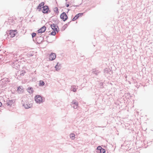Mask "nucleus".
I'll return each instance as SVG.
<instances>
[{"instance_id": "f257e3e1", "label": "nucleus", "mask_w": 153, "mask_h": 153, "mask_svg": "<svg viewBox=\"0 0 153 153\" xmlns=\"http://www.w3.org/2000/svg\"><path fill=\"white\" fill-rule=\"evenodd\" d=\"M35 100L36 103L40 104L44 102L42 97L39 95H37L35 97Z\"/></svg>"}, {"instance_id": "f03ea898", "label": "nucleus", "mask_w": 153, "mask_h": 153, "mask_svg": "<svg viewBox=\"0 0 153 153\" xmlns=\"http://www.w3.org/2000/svg\"><path fill=\"white\" fill-rule=\"evenodd\" d=\"M16 31V30H10L7 33L8 36L10 37H13L16 35L15 32Z\"/></svg>"}, {"instance_id": "7ed1b4c3", "label": "nucleus", "mask_w": 153, "mask_h": 153, "mask_svg": "<svg viewBox=\"0 0 153 153\" xmlns=\"http://www.w3.org/2000/svg\"><path fill=\"white\" fill-rule=\"evenodd\" d=\"M23 106H24L26 109H28L31 108L32 106V105L29 104L28 102L27 101L22 102Z\"/></svg>"}, {"instance_id": "20e7f679", "label": "nucleus", "mask_w": 153, "mask_h": 153, "mask_svg": "<svg viewBox=\"0 0 153 153\" xmlns=\"http://www.w3.org/2000/svg\"><path fill=\"white\" fill-rule=\"evenodd\" d=\"M43 9L42 10V12L44 13H50L51 12L50 10H49V8L48 6L47 5H45L42 7Z\"/></svg>"}, {"instance_id": "39448f33", "label": "nucleus", "mask_w": 153, "mask_h": 153, "mask_svg": "<svg viewBox=\"0 0 153 153\" xmlns=\"http://www.w3.org/2000/svg\"><path fill=\"white\" fill-rule=\"evenodd\" d=\"M50 26L52 29L53 30V31L57 32L59 31V28L58 26L56 24H51Z\"/></svg>"}, {"instance_id": "423d86ee", "label": "nucleus", "mask_w": 153, "mask_h": 153, "mask_svg": "<svg viewBox=\"0 0 153 153\" xmlns=\"http://www.w3.org/2000/svg\"><path fill=\"white\" fill-rule=\"evenodd\" d=\"M60 18L63 20V21H65L68 19V16L65 12H63L60 16Z\"/></svg>"}, {"instance_id": "0eeeda50", "label": "nucleus", "mask_w": 153, "mask_h": 153, "mask_svg": "<svg viewBox=\"0 0 153 153\" xmlns=\"http://www.w3.org/2000/svg\"><path fill=\"white\" fill-rule=\"evenodd\" d=\"M56 54L55 53H52L49 55V59L50 60H54L56 58Z\"/></svg>"}, {"instance_id": "6e6552de", "label": "nucleus", "mask_w": 153, "mask_h": 153, "mask_svg": "<svg viewBox=\"0 0 153 153\" xmlns=\"http://www.w3.org/2000/svg\"><path fill=\"white\" fill-rule=\"evenodd\" d=\"M97 149L98 152L100 153H105V149L102 148L100 146H98L97 148Z\"/></svg>"}, {"instance_id": "1a4fd4ad", "label": "nucleus", "mask_w": 153, "mask_h": 153, "mask_svg": "<svg viewBox=\"0 0 153 153\" xmlns=\"http://www.w3.org/2000/svg\"><path fill=\"white\" fill-rule=\"evenodd\" d=\"M46 30V27L44 26L38 30V33H41L44 32Z\"/></svg>"}, {"instance_id": "9d476101", "label": "nucleus", "mask_w": 153, "mask_h": 153, "mask_svg": "<svg viewBox=\"0 0 153 153\" xmlns=\"http://www.w3.org/2000/svg\"><path fill=\"white\" fill-rule=\"evenodd\" d=\"M78 87L77 86L75 85H71V90L74 92L76 91L77 89H78Z\"/></svg>"}, {"instance_id": "9b49d317", "label": "nucleus", "mask_w": 153, "mask_h": 153, "mask_svg": "<svg viewBox=\"0 0 153 153\" xmlns=\"http://www.w3.org/2000/svg\"><path fill=\"white\" fill-rule=\"evenodd\" d=\"M45 4V3L44 2H42L40 4L39 6H38L37 7V9L39 11H40L41 10V9L42 8L43 6H44V5Z\"/></svg>"}, {"instance_id": "f8f14e48", "label": "nucleus", "mask_w": 153, "mask_h": 153, "mask_svg": "<svg viewBox=\"0 0 153 153\" xmlns=\"http://www.w3.org/2000/svg\"><path fill=\"white\" fill-rule=\"evenodd\" d=\"M71 104H74L75 105V106H74V108L75 109L76 108H77V106L78 105V103L77 101H76L75 100H73L71 102Z\"/></svg>"}, {"instance_id": "ddd939ff", "label": "nucleus", "mask_w": 153, "mask_h": 153, "mask_svg": "<svg viewBox=\"0 0 153 153\" xmlns=\"http://www.w3.org/2000/svg\"><path fill=\"white\" fill-rule=\"evenodd\" d=\"M61 64L58 62L55 67L56 71H59L61 69Z\"/></svg>"}, {"instance_id": "4468645a", "label": "nucleus", "mask_w": 153, "mask_h": 153, "mask_svg": "<svg viewBox=\"0 0 153 153\" xmlns=\"http://www.w3.org/2000/svg\"><path fill=\"white\" fill-rule=\"evenodd\" d=\"M14 101V100H7V104L8 105H11L13 103Z\"/></svg>"}, {"instance_id": "2eb2a0df", "label": "nucleus", "mask_w": 153, "mask_h": 153, "mask_svg": "<svg viewBox=\"0 0 153 153\" xmlns=\"http://www.w3.org/2000/svg\"><path fill=\"white\" fill-rule=\"evenodd\" d=\"M100 73V71L98 70H96L94 69L92 71V73L96 75V76L98 75Z\"/></svg>"}, {"instance_id": "dca6fc26", "label": "nucleus", "mask_w": 153, "mask_h": 153, "mask_svg": "<svg viewBox=\"0 0 153 153\" xmlns=\"http://www.w3.org/2000/svg\"><path fill=\"white\" fill-rule=\"evenodd\" d=\"M27 90L30 94H32L33 92V89L32 87L28 88L27 89Z\"/></svg>"}, {"instance_id": "f3484780", "label": "nucleus", "mask_w": 153, "mask_h": 153, "mask_svg": "<svg viewBox=\"0 0 153 153\" xmlns=\"http://www.w3.org/2000/svg\"><path fill=\"white\" fill-rule=\"evenodd\" d=\"M75 135L73 133H71L70 134V138L72 140H73L75 138Z\"/></svg>"}, {"instance_id": "a211bd4d", "label": "nucleus", "mask_w": 153, "mask_h": 153, "mask_svg": "<svg viewBox=\"0 0 153 153\" xmlns=\"http://www.w3.org/2000/svg\"><path fill=\"white\" fill-rule=\"evenodd\" d=\"M54 11L56 13L58 14L59 13L58 9L57 7H55L54 9Z\"/></svg>"}, {"instance_id": "6ab92c4d", "label": "nucleus", "mask_w": 153, "mask_h": 153, "mask_svg": "<svg viewBox=\"0 0 153 153\" xmlns=\"http://www.w3.org/2000/svg\"><path fill=\"white\" fill-rule=\"evenodd\" d=\"M45 84V82L44 81L41 80L40 81L39 85L40 86H43Z\"/></svg>"}, {"instance_id": "aec40b11", "label": "nucleus", "mask_w": 153, "mask_h": 153, "mask_svg": "<svg viewBox=\"0 0 153 153\" xmlns=\"http://www.w3.org/2000/svg\"><path fill=\"white\" fill-rule=\"evenodd\" d=\"M79 17H78V16H77V15L76 14L75 15V16L72 19V21H74L76 19H77Z\"/></svg>"}, {"instance_id": "412c9836", "label": "nucleus", "mask_w": 153, "mask_h": 153, "mask_svg": "<svg viewBox=\"0 0 153 153\" xmlns=\"http://www.w3.org/2000/svg\"><path fill=\"white\" fill-rule=\"evenodd\" d=\"M26 72L25 71H20V75L21 76H24Z\"/></svg>"}, {"instance_id": "4be33fe9", "label": "nucleus", "mask_w": 153, "mask_h": 153, "mask_svg": "<svg viewBox=\"0 0 153 153\" xmlns=\"http://www.w3.org/2000/svg\"><path fill=\"white\" fill-rule=\"evenodd\" d=\"M56 31H53L51 32L49 34H50L51 35L55 36L56 34Z\"/></svg>"}, {"instance_id": "5701e85b", "label": "nucleus", "mask_w": 153, "mask_h": 153, "mask_svg": "<svg viewBox=\"0 0 153 153\" xmlns=\"http://www.w3.org/2000/svg\"><path fill=\"white\" fill-rule=\"evenodd\" d=\"M104 72L105 73L108 74V70L107 68H105L104 70Z\"/></svg>"}, {"instance_id": "b1692460", "label": "nucleus", "mask_w": 153, "mask_h": 153, "mask_svg": "<svg viewBox=\"0 0 153 153\" xmlns=\"http://www.w3.org/2000/svg\"><path fill=\"white\" fill-rule=\"evenodd\" d=\"M17 90L18 91H20V92H22V88L21 87V86H19Z\"/></svg>"}, {"instance_id": "393cba45", "label": "nucleus", "mask_w": 153, "mask_h": 153, "mask_svg": "<svg viewBox=\"0 0 153 153\" xmlns=\"http://www.w3.org/2000/svg\"><path fill=\"white\" fill-rule=\"evenodd\" d=\"M36 33H33L31 34L32 38H33V37H35L36 36Z\"/></svg>"}, {"instance_id": "a878e982", "label": "nucleus", "mask_w": 153, "mask_h": 153, "mask_svg": "<svg viewBox=\"0 0 153 153\" xmlns=\"http://www.w3.org/2000/svg\"><path fill=\"white\" fill-rule=\"evenodd\" d=\"M83 14V13H79L77 14V16H78L79 17V16H82Z\"/></svg>"}, {"instance_id": "bb28decb", "label": "nucleus", "mask_w": 153, "mask_h": 153, "mask_svg": "<svg viewBox=\"0 0 153 153\" xmlns=\"http://www.w3.org/2000/svg\"><path fill=\"white\" fill-rule=\"evenodd\" d=\"M28 55L30 56H33V54L32 53H28Z\"/></svg>"}, {"instance_id": "cd10ccee", "label": "nucleus", "mask_w": 153, "mask_h": 153, "mask_svg": "<svg viewBox=\"0 0 153 153\" xmlns=\"http://www.w3.org/2000/svg\"><path fill=\"white\" fill-rule=\"evenodd\" d=\"M100 87L101 88H103V83H100Z\"/></svg>"}, {"instance_id": "c85d7f7f", "label": "nucleus", "mask_w": 153, "mask_h": 153, "mask_svg": "<svg viewBox=\"0 0 153 153\" xmlns=\"http://www.w3.org/2000/svg\"><path fill=\"white\" fill-rule=\"evenodd\" d=\"M17 78L18 79H20V76H18V77H17Z\"/></svg>"}, {"instance_id": "c756f323", "label": "nucleus", "mask_w": 153, "mask_h": 153, "mask_svg": "<svg viewBox=\"0 0 153 153\" xmlns=\"http://www.w3.org/2000/svg\"><path fill=\"white\" fill-rule=\"evenodd\" d=\"M69 6V4H66V7H68Z\"/></svg>"}, {"instance_id": "7c9ffc66", "label": "nucleus", "mask_w": 153, "mask_h": 153, "mask_svg": "<svg viewBox=\"0 0 153 153\" xmlns=\"http://www.w3.org/2000/svg\"><path fill=\"white\" fill-rule=\"evenodd\" d=\"M122 0H119V1H118V3H120L121 1H122Z\"/></svg>"}, {"instance_id": "2f4dec72", "label": "nucleus", "mask_w": 153, "mask_h": 153, "mask_svg": "<svg viewBox=\"0 0 153 153\" xmlns=\"http://www.w3.org/2000/svg\"><path fill=\"white\" fill-rule=\"evenodd\" d=\"M2 105V103H1L0 102V107H1V105Z\"/></svg>"}, {"instance_id": "473e14b6", "label": "nucleus", "mask_w": 153, "mask_h": 153, "mask_svg": "<svg viewBox=\"0 0 153 153\" xmlns=\"http://www.w3.org/2000/svg\"><path fill=\"white\" fill-rule=\"evenodd\" d=\"M69 24V22H68L67 24L66 25H68Z\"/></svg>"}, {"instance_id": "72a5a7b5", "label": "nucleus", "mask_w": 153, "mask_h": 153, "mask_svg": "<svg viewBox=\"0 0 153 153\" xmlns=\"http://www.w3.org/2000/svg\"><path fill=\"white\" fill-rule=\"evenodd\" d=\"M1 58H0V60H1Z\"/></svg>"}, {"instance_id": "f704fd0d", "label": "nucleus", "mask_w": 153, "mask_h": 153, "mask_svg": "<svg viewBox=\"0 0 153 153\" xmlns=\"http://www.w3.org/2000/svg\"><path fill=\"white\" fill-rule=\"evenodd\" d=\"M134 85H135V82H134Z\"/></svg>"}, {"instance_id": "c9c22d12", "label": "nucleus", "mask_w": 153, "mask_h": 153, "mask_svg": "<svg viewBox=\"0 0 153 153\" xmlns=\"http://www.w3.org/2000/svg\"><path fill=\"white\" fill-rule=\"evenodd\" d=\"M65 1H67V0H65Z\"/></svg>"}]
</instances>
